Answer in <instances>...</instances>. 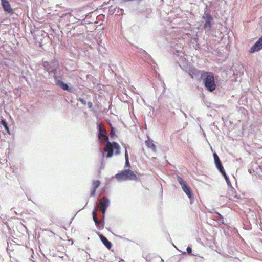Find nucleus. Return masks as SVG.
I'll return each mask as SVG.
<instances>
[{
  "label": "nucleus",
  "instance_id": "f257e3e1",
  "mask_svg": "<svg viewBox=\"0 0 262 262\" xmlns=\"http://www.w3.org/2000/svg\"><path fill=\"white\" fill-rule=\"evenodd\" d=\"M201 78L203 80L205 86L210 92H213L216 89L214 75L212 72L203 71L201 72Z\"/></svg>",
  "mask_w": 262,
  "mask_h": 262
},
{
  "label": "nucleus",
  "instance_id": "f03ea898",
  "mask_svg": "<svg viewBox=\"0 0 262 262\" xmlns=\"http://www.w3.org/2000/svg\"><path fill=\"white\" fill-rule=\"evenodd\" d=\"M105 152H106V158H109L113 156L114 154L118 155L120 154V146L117 142H111L107 141L103 149Z\"/></svg>",
  "mask_w": 262,
  "mask_h": 262
},
{
  "label": "nucleus",
  "instance_id": "7ed1b4c3",
  "mask_svg": "<svg viewBox=\"0 0 262 262\" xmlns=\"http://www.w3.org/2000/svg\"><path fill=\"white\" fill-rule=\"evenodd\" d=\"M115 178L118 181H137L138 180L137 175L129 169L121 171L115 175Z\"/></svg>",
  "mask_w": 262,
  "mask_h": 262
},
{
  "label": "nucleus",
  "instance_id": "20e7f679",
  "mask_svg": "<svg viewBox=\"0 0 262 262\" xmlns=\"http://www.w3.org/2000/svg\"><path fill=\"white\" fill-rule=\"evenodd\" d=\"M109 205V200L106 196H103L100 199L99 203L94 211H100L104 214Z\"/></svg>",
  "mask_w": 262,
  "mask_h": 262
},
{
  "label": "nucleus",
  "instance_id": "39448f33",
  "mask_svg": "<svg viewBox=\"0 0 262 262\" xmlns=\"http://www.w3.org/2000/svg\"><path fill=\"white\" fill-rule=\"evenodd\" d=\"M177 180L180 184L182 187V189L183 191L186 194L188 197L191 199L193 198L192 194L191 193V190L189 187L188 186L186 182L184 181L182 178L179 176H177Z\"/></svg>",
  "mask_w": 262,
  "mask_h": 262
},
{
  "label": "nucleus",
  "instance_id": "423d86ee",
  "mask_svg": "<svg viewBox=\"0 0 262 262\" xmlns=\"http://www.w3.org/2000/svg\"><path fill=\"white\" fill-rule=\"evenodd\" d=\"M202 18L205 20L204 28L210 30L212 27L211 22L213 20L212 16L208 13H205Z\"/></svg>",
  "mask_w": 262,
  "mask_h": 262
},
{
  "label": "nucleus",
  "instance_id": "0eeeda50",
  "mask_svg": "<svg viewBox=\"0 0 262 262\" xmlns=\"http://www.w3.org/2000/svg\"><path fill=\"white\" fill-rule=\"evenodd\" d=\"M1 5L5 11L7 12L10 14H12L14 13L13 10L11 7L10 4L8 0H1Z\"/></svg>",
  "mask_w": 262,
  "mask_h": 262
},
{
  "label": "nucleus",
  "instance_id": "6e6552de",
  "mask_svg": "<svg viewBox=\"0 0 262 262\" xmlns=\"http://www.w3.org/2000/svg\"><path fill=\"white\" fill-rule=\"evenodd\" d=\"M100 185V182L97 180H93L92 182V187L90 188V196H93L95 195L96 190V189L99 187Z\"/></svg>",
  "mask_w": 262,
  "mask_h": 262
},
{
  "label": "nucleus",
  "instance_id": "1a4fd4ad",
  "mask_svg": "<svg viewBox=\"0 0 262 262\" xmlns=\"http://www.w3.org/2000/svg\"><path fill=\"white\" fill-rule=\"evenodd\" d=\"M262 49V37L251 48L250 52L253 53Z\"/></svg>",
  "mask_w": 262,
  "mask_h": 262
},
{
  "label": "nucleus",
  "instance_id": "9d476101",
  "mask_svg": "<svg viewBox=\"0 0 262 262\" xmlns=\"http://www.w3.org/2000/svg\"><path fill=\"white\" fill-rule=\"evenodd\" d=\"M227 195L230 200H234L237 198L236 191L232 186L229 188Z\"/></svg>",
  "mask_w": 262,
  "mask_h": 262
},
{
  "label": "nucleus",
  "instance_id": "9b49d317",
  "mask_svg": "<svg viewBox=\"0 0 262 262\" xmlns=\"http://www.w3.org/2000/svg\"><path fill=\"white\" fill-rule=\"evenodd\" d=\"M98 137L99 139H102V138H104V139L108 140V137L106 135V130L102 128L101 125H99V134H98Z\"/></svg>",
  "mask_w": 262,
  "mask_h": 262
},
{
  "label": "nucleus",
  "instance_id": "f8f14e48",
  "mask_svg": "<svg viewBox=\"0 0 262 262\" xmlns=\"http://www.w3.org/2000/svg\"><path fill=\"white\" fill-rule=\"evenodd\" d=\"M145 143L147 147L150 149L153 152L156 151V145L154 143L153 140L148 139L145 141Z\"/></svg>",
  "mask_w": 262,
  "mask_h": 262
},
{
  "label": "nucleus",
  "instance_id": "ddd939ff",
  "mask_svg": "<svg viewBox=\"0 0 262 262\" xmlns=\"http://www.w3.org/2000/svg\"><path fill=\"white\" fill-rule=\"evenodd\" d=\"M215 165L220 172L223 175L226 180H228L227 176L224 169V167L221 163V162H218L215 163Z\"/></svg>",
  "mask_w": 262,
  "mask_h": 262
},
{
  "label": "nucleus",
  "instance_id": "4468645a",
  "mask_svg": "<svg viewBox=\"0 0 262 262\" xmlns=\"http://www.w3.org/2000/svg\"><path fill=\"white\" fill-rule=\"evenodd\" d=\"M100 238L102 243L106 246L107 248L110 249L112 247L111 243L103 235H100Z\"/></svg>",
  "mask_w": 262,
  "mask_h": 262
},
{
  "label": "nucleus",
  "instance_id": "2eb2a0df",
  "mask_svg": "<svg viewBox=\"0 0 262 262\" xmlns=\"http://www.w3.org/2000/svg\"><path fill=\"white\" fill-rule=\"evenodd\" d=\"M93 218L94 220V221L95 222V223L97 227H99V225L101 224V221L99 219H98L97 216V213L95 211H93Z\"/></svg>",
  "mask_w": 262,
  "mask_h": 262
},
{
  "label": "nucleus",
  "instance_id": "dca6fc26",
  "mask_svg": "<svg viewBox=\"0 0 262 262\" xmlns=\"http://www.w3.org/2000/svg\"><path fill=\"white\" fill-rule=\"evenodd\" d=\"M125 166L126 167H129L130 164H129V157H128V151H127L126 147H125Z\"/></svg>",
  "mask_w": 262,
  "mask_h": 262
},
{
  "label": "nucleus",
  "instance_id": "f3484780",
  "mask_svg": "<svg viewBox=\"0 0 262 262\" xmlns=\"http://www.w3.org/2000/svg\"><path fill=\"white\" fill-rule=\"evenodd\" d=\"M58 83L59 85V86L64 90H69V86L66 84L64 83L63 81L59 80L58 81Z\"/></svg>",
  "mask_w": 262,
  "mask_h": 262
},
{
  "label": "nucleus",
  "instance_id": "a211bd4d",
  "mask_svg": "<svg viewBox=\"0 0 262 262\" xmlns=\"http://www.w3.org/2000/svg\"><path fill=\"white\" fill-rule=\"evenodd\" d=\"M1 124L5 127V128L8 131V127L7 125V123L5 120H2L1 121Z\"/></svg>",
  "mask_w": 262,
  "mask_h": 262
},
{
  "label": "nucleus",
  "instance_id": "6ab92c4d",
  "mask_svg": "<svg viewBox=\"0 0 262 262\" xmlns=\"http://www.w3.org/2000/svg\"><path fill=\"white\" fill-rule=\"evenodd\" d=\"M213 157L214 159L215 163H216L218 162H221L219 157H218V156L217 155V154L216 153L213 154Z\"/></svg>",
  "mask_w": 262,
  "mask_h": 262
},
{
  "label": "nucleus",
  "instance_id": "aec40b11",
  "mask_svg": "<svg viewBox=\"0 0 262 262\" xmlns=\"http://www.w3.org/2000/svg\"><path fill=\"white\" fill-rule=\"evenodd\" d=\"M78 101H79L82 104H83L84 105H85L86 103V101L85 100H84L83 99L81 98H79L78 99Z\"/></svg>",
  "mask_w": 262,
  "mask_h": 262
},
{
  "label": "nucleus",
  "instance_id": "412c9836",
  "mask_svg": "<svg viewBox=\"0 0 262 262\" xmlns=\"http://www.w3.org/2000/svg\"><path fill=\"white\" fill-rule=\"evenodd\" d=\"M187 252L188 254H191V252H192V249L191 248V247H188L187 248Z\"/></svg>",
  "mask_w": 262,
  "mask_h": 262
},
{
  "label": "nucleus",
  "instance_id": "4be33fe9",
  "mask_svg": "<svg viewBox=\"0 0 262 262\" xmlns=\"http://www.w3.org/2000/svg\"><path fill=\"white\" fill-rule=\"evenodd\" d=\"M114 135H115V133H114V128H113V127H112L111 128V132H110V135L111 136H113Z\"/></svg>",
  "mask_w": 262,
  "mask_h": 262
},
{
  "label": "nucleus",
  "instance_id": "5701e85b",
  "mask_svg": "<svg viewBox=\"0 0 262 262\" xmlns=\"http://www.w3.org/2000/svg\"><path fill=\"white\" fill-rule=\"evenodd\" d=\"M88 105L89 108H91L93 105L92 103L91 102H88Z\"/></svg>",
  "mask_w": 262,
  "mask_h": 262
},
{
  "label": "nucleus",
  "instance_id": "b1692460",
  "mask_svg": "<svg viewBox=\"0 0 262 262\" xmlns=\"http://www.w3.org/2000/svg\"><path fill=\"white\" fill-rule=\"evenodd\" d=\"M73 36H77V35H76V34H75H75H73Z\"/></svg>",
  "mask_w": 262,
  "mask_h": 262
}]
</instances>
